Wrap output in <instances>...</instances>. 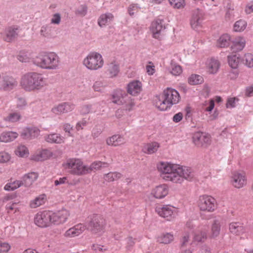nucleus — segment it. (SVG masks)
<instances>
[{"mask_svg": "<svg viewBox=\"0 0 253 253\" xmlns=\"http://www.w3.org/2000/svg\"><path fill=\"white\" fill-rule=\"evenodd\" d=\"M161 177L166 181L181 184L185 179L191 180L193 177L191 168L167 161H160L156 165Z\"/></svg>", "mask_w": 253, "mask_h": 253, "instance_id": "nucleus-1", "label": "nucleus"}, {"mask_svg": "<svg viewBox=\"0 0 253 253\" xmlns=\"http://www.w3.org/2000/svg\"><path fill=\"white\" fill-rule=\"evenodd\" d=\"M20 85L27 92L39 91L47 85V79L42 74L29 72L21 77Z\"/></svg>", "mask_w": 253, "mask_h": 253, "instance_id": "nucleus-2", "label": "nucleus"}, {"mask_svg": "<svg viewBox=\"0 0 253 253\" xmlns=\"http://www.w3.org/2000/svg\"><path fill=\"white\" fill-rule=\"evenodd\" d=\"M33 62L37 66L45 70H56L60 66V58L54 52L40 53L34 59Z\"/></svg>", "mask_w": 253, "mask_h": 253, "instance_id": "nucleus-3", "label": "nucleus"}, {"mask_svg": "<svg viewBox=\"0 0 253 253\" xmlns=\"http://www.w3.org/2000/svg\"><path fill=\"white\" fill-rule=\"evenodd\" d=\"M180 99V95L176 90L168 87L164 90L161 96H157L156 106L161 111H166L177 104Z\"/></svg>", "mask_w": 253, "mask_h": 253, "instance_id": "nucleus-4", "label": "nucleus"}, {"mask_svg": "<svg viewBox=\"0 0 253 253\" xmlns=\"http://www.w3.org/2000/svg\"><path fill=\"white\" fill-rule=\"evenodd\" d=\"M64 169L68 173L78 176L86 174V165L80 159L70 158L62 164Z\"/></svg>", "mask_w": 253, "mask_h": 253, "instance_id": "nucleus-5", "label": "nucleus"}, {"mask_svg": "<svg viewBox=\"0 0 253 253\" xmlns=\"http://www.w3.org/2000/svg\"><path fill=\"white\" fill-rule=\"evenodd\" d=\"M102 55L97 52H89L84 59L83 65L89 70L96 71L101 69L104 65Z\"/></svg>", "mask_w": 253, "mask_h": 253, "instance_id": "nucleus-6", "label": "nucleus"}, {"mask_svg": "<svg viewBox=\"0 0 253 253\" xmlns=\"http://www.w3.org/2000/svg\"><path fill=\"white\" fill-rule=\"evenodd\" d=\"M197 204L200 211L209 213L214 212L218 207L216 199L206 194L199 196Z\"/></svg>", "mask_w": 253, "mask_h": 253, "instance_id": "nucleus-7", "label": "nucleus"}, {"mask_svg": "<svg viewBox=\"0 0 253 253\" xmlns=\"http://www.w3.org/2000/svg\"><path fill=\"white\" fill-rule=\"evenodd\" d=\"M112 102L119 105H122L126 111H130L134 106V100L128 95L121 90H118L112 95Z\"/></svg>", "mask_w": 253, "mask_h": 253, "instance_id": "nucleus-8", "label": "nucleus"}, {"mask_svg": "<svg viewBox=\"0 0 253 253\" xmlns=\"http://www.w3.org/2000/svg\"><path fill=\"white\" fill-rule=\"evenodd\" d=\"M204 20V14L201 10L198 8L192 11L190 18V24L192 29L195 31L199 30L203 27Z\"/></svg>", "mask_w": 253, "mask_h": 253, "instance_id": "nucleus-9", "label": "nucleus"}, {"mask_svg": "<svg viewBox=\"0 0 253 253\" xmlns=\"http://www.w3.org/2000/svg\"><path fill=\"white\" fill-rule=\"evenodd\" d=\"M105 225L104 219L100 216L93 215L87 225L86 228L94 233H101Z\"/></svg>", "mask_w": 253, "mask_h": 253, "instance_id": "nucleus-10", "label": "nucleus"}, {"mask_svg": "<svg viewBox=\"0 0 253 253\" xmlns=\"http://www.w3.org/2000/svg\"><path fill=\"white\" fill-rule=\"evenodd\" d=\"M50 211L38 212L35 216L34 222L40 227H47L51 225Z\"/></svg>", "mask_w": 253, "mask_h": 253, "instance_id": "nucleus-11", "label": "nucleus"}, {"mask_svg": "<svg viewBox=\"0 0 253 253\" xmlns=\"http://www.w3.org/2000/svg\"><path fill=\"white\" fill-rule=\"evenodd\" d=\"M231 183L236 188L240 189L247 184V178L244 172L234 171L231 176Z\"/></svg>", "mask_w": 253, "mask_h": 253, "instance_id": "nucleus-12", "label": "nucleus"}, {"mask_svg": "<svg viewBox=\"0 0 253 253\" xmlns=\"http://www.w3.org/2000/svg\"><path fill=\"white\" fill-rule=\"evenodd\" d=\"M75 108V105L71 102H62L54 105L51 109V112L56 115H61L72 112Z\"/></svg>", "mask_w": 253, "mask_h": 253, "instance_id": "nucleus-13", "label": "nucleus"}, {"mask_svg": "<svg viewBox=\"0 0 253 253\" xmlns=\"http://www.w3.org/2000/svg\"><path fill=\"white\" fill-rule=\"evenodd\" d=\"M156 211L160 216L168 220H170L174 217L176 209L173 206L168 205L157 208Z\"/></svg>", "mask_w": 253, "mask_h": 253, "instance_id": "nucleus-14", "label": "nucleus"}, {"mask_svg": "<svg viewBox=\"0 0 253 253\" xmlns=\"http://www.w3.org/2000/svg\"><path fill=\"white\" fill-rule=\"evenodd\" d=\"M166 27L164 21L161 19H156L153 21L150 27V30L153 34V37L159 39Z\"/></svg>", "mask_w": 253, "mask_h": 253, "instance_id": "nucleus-15", "label": "nucleus"}, {"mask_svg": "<svg viewBox=\"0 0 253 253\" xmlns=\"http://www.w3.org/2000/svg\"><path fill=\"white\" fill-rule=\"evenodd\" d=\"M86 228V226L83 224H77L67 230L63 234V236L67 239L75 238L81 235Z\"/></svg>", "mask_w": 253, "mask_h": 253, "instance_id": "nucleus-16", "label": "nucleus"}, {"mask_svg": "<svg viewBox=\"0 0 253 253\" xmlns=\"http://www.w3.org/2000/svg\"><path fill=\"white\" fill-rule=\"evenodd\" d=\"M18 33L19 28L17 27L11 26L5 28L1 35L4 41L11 42L18 37Z\"/></svg>", "mask_w": 253, "mask_h": 253, "instance_id": "nucleus-17", "label": "nucleus"}, {"mask_svg": "<svg viewBox=\"0 0 253 253\" xmlns=\"http://www.w3.org/2000/svg\"><path fill=\"white\" fill-rule=\"evenodd\" d=\"M193 140L195 145L198 146L207 145L211 141L209 134L200 131L196 132L194 134Z\"/></svg>", "mask_w": 253, "mask_h": 253, "instance_id": "nucleus-18", "label": "nucleus"}, {"mask_svg": "<svg viewBox=\"0 0 253 253\" xmlns=\"http://www.w3.org/2000/svg\"><path fill=\"white\" fill-rule=\"evenodd\" d=\"M40 130L37 127H27L23 129L20 136L24 139H30L38 137Z\"/></svg>", "mask_w": 253, "mask_h": 253, "instance_id": "nucleus-19", "label": "nucleus"}, {"mask_svg": "<svg viewBox=\"0 0 253 253\" xmlns=\"http://www.w3.org/2000/svg\"><path fill=\"white\" fill-rule=\"evenodd\" d=\"M18 84L16 79L12 76L5 75L2 77L1 86L5 90H10L17 86Z\"/></svg>", "mask_w": 253, "mask_h": 253, "instance_id": "nucleus-20", "label": "nucleus"}, {"mask_svg": "<svg viewBox=\"0 0 253 253\" xmlns=\"http://www.w3.org/2000/svg\"><path fill=\"white\" fill-rule=\"evenodd\" d=\"M169 187L166 184H161L154 188L151 192L152 195L157 199H162L169 193Z\"/></svg>", "mask_w": 253, "mask_h": 253, "instance_id": "nucleus-21", "label": "nucleus"}, {"mask_svg": "<svg viewBox=\"0 0 253 253\" xmlns=\"http://www.w3.org/2000/svg\"><path fill=\"white\" fill-rule=\"evenodd\" d=\"M142 90V84L137 80H134L129 83L127 85V91L131 95L136 96Z\"/></svg>", "mask_w": 253, "mask_h": 253, "instance_id": "nucleus-22", "label": "nucleus"}, {"mask_svg": "<svg viewBox=\"0 0 253 253\" xmlns=\"http://www.w3.org/2000/svg\"><path fill=\"white\" fill-rule=\"evenodd\" d=\"M114 16L110 12H106L101 14L98 18L97 24L101 28L105 27L111 24L113 21Z\"/></svg>", "mask_w": 253, "mask_h": 253, "instance_id": "nucleus-23", "label": "nucleus"}, {"mask_svg": "<svg viewBox=\"0 0 253 253\" xmlns=\"http://www.w3.org/2000/svg\"><path fill=\"white\" fill-rule=\"evenodd\" d=\"M125 143V138L119 134L114 135L106 139V143L109 146L117 147L124 145Z\"/></svg>", "mask_w": 253, "mask_h": 253, "instance_id": "nucleus-24", "label": "nucleus"}, {"mask_svg": "<svg viewBox=\"0 0 253 253\" xmlns=\"http://www.w3.org/2000/svg\"><path fill=\"white\" fill-rule=\"evenodd\" d=\"M208 231V226L207 225L199 226L195 234L194 240L197 242H204L207 239Z\"/></svg>", "mask_w": 253, "mask_h": 253, "instance_id": "nucleus-25", "label": "nucleus"}, {"mask_svg": "<svg viewBox=\"0 0 253 253\" xmlns=\"http://www.w3.org/2000/svg\"><path fill=\"white\" fill-rule=\"evenodd\" d=\"M246 40L243 37H236L233 41L231 49L233 52H238L243 49L246 45Z\"/></svg>", "mask_w": 253, "mask_h": 253, "instance_id": "nucleus-26", "label": "nucleus"}, {"mask_svg": "<svg viewBox=\"0 0 253 253\" xmlns=\"http://www.w3.org/2000/svg\"><path fill=\"white\" fill-rule=\"evenodd\" d=\"M18 136V134L15 131H5L0 134V142L8 143L14 140Z\"/></svg>", "mask_w": 253, "mask_h": 253, "instance_id": "nucleus-27", "label": "nucleus"}, {"mask_svg": "<svg viewBox=\"0 0 253 253\" xmlns=\"http://www.w3.org/2000/svg\"><path fill=\"white\" fill-rule=\"evenodd\" d=\"M39 174L35 172H31L25 174L22 177V184L27 187L31 186L38 178Z\"/></svg>", "mask_w": 253, "mask_h": 253, "instance_id": "nucleus-28", "label": "nucleus"}, {"mask_svg": "<svg viewBox=\"0 0 253 253\" xmlns=\"http://www.w3.org/2000/svg\"><path fill=\"white\" fill-rule=\"evenodd\" d=\"M160 147V145L157 142L148 143L144 145L142 151L145 154L151 155L156 153Z\"/></svg>", "mask_w": 253, "mask_h": 253, "instance_id": "nucleus-29", "label": "nucleus"}, {"mask_svg": "<svg viewBox=\"0 0 253 253\" xmlns=\"http://www.w3.org/2000/svg\"><path fill=\"white\" fill-rule=\"evenodd\" d=\"M45 140L49 143L61 144L64 142L65 138L59 133H50L45 136Z\"/></svg>", "mask_w": 253, "mask_h": 253, "instance_id": "nucleus-30", "label": "nucleus"}, {"mask_svg": "<svg viewBox=\"0 0 253 253\" xmlns=\"http://www.w3.org/2000/svg\"><path fill=\"white\" fill-rule=\"evenodd\" d=\"M230 232L235 235H240L245 232L243 224L239 222H232L229 225Z\"/></svg>", "mask_w": 253, "mask_h": 253, "instance_id": "nucleus-31", "label": "nucleus"}, {"mask_svg": "<svg viewBox=\"0 0 253 253\" xmlns=\"http://www.w3.org/2000/svg\"><path fill=\"white\" fill-rule=\"evenodd\" d=\"M120 71L119 64L116 61H113L107 65V72L110 78L116 77Z\"/></svg>", "mask_w": 253, "mask_h": 253, "instance_id": "nucleus-32", "label": "nucleus"}, {"mask_svg": "<svg viewBox=\"0 0 253 253\" xmlns=\"http://www.w3.org/2000/svg\"><path fill=\"white\" fill-rule=\"evenodd\" d=\"M109 164L107 163L101 161H95L89 166L86 165V169L87 170L86 174L90 173L92 170H97L103 168H107Z\"/></svg>", "mask_w": 253, "mask_h": 253, "instance_id": "nucleus-33", "label": "nucleus"}, {"mask_svg": "<svg viewBox=\"0 0 253 253\" xmlns=\"http://www.w3.org/2000/svg\"><path fill=\"white\" fill-rule=\"evenodd\" d=\"M46 199V196L44 194L39 195L30 201V208L32 209H35L43 205L45 202Z\"/></svg>", "mask_w": 253, "mask_h": 253, "instance_id": "nucleus-34", "label": "nucleus"}, {"mask_svg": "<svg viewBox=\"0 0 253 253\" xmlns=\"http://www.w3.org/2000/svg\"><path fill=\"white\" fill-rule=\"evenodd\" d=\"M52 155L51 152L47 150L44 149L40 151L38 153L32 156V160L36 161H42L47 159Z\"/></svg>", "mask_w": 253, "mask_h": 253, "instance_id": "nucleus-35", "label": "nucleus"}, {"mask_svg": "<svg viewBox=\"0 0 253 253\" xmlns=\"http://www.w3.org/2000/svg\"><path fill=\"white\" fill-rule=\"evenodd\" d=\"M207 67L210 74H215L219 69V63L216 59H211L207 62Z\"/></svg>", "mask_w": 253, "mask_h": 253, "instance_id": "nucleus-36", "label": "nucleus"}, {"mask_svg": "<svg viewBox=\"0 0 253 253\" xmlns=\"http://www.w3.org/2000/svg\"><path fill=\"white\" fill-rule=\"evenodd\" d=\"M174 239L173 234L171 233H163L160 235L157 238L159 243L164 244L170 243Z\"/></svg>", "mask_w": 253, "mask_h": 253, "instance_id": "nucleus-37", "label": "nucleus"}, {"mask_svg": "<svg viewBox=\"0 0 253 253\" xmlns=\"http://www.w3.org/2000/svg\"><path fill=\"white\" fill-rule=\"evenodd\" d=\"M22 116L20 113L13 112L9 113L3 118V121L9 123H15L21 119Z\"/></svg>", "mask_w": 253, "mask_h": 253, "instance_id": "nucleus-38", "label": "nucleus"}, {"mask_svg": "<svg viewBox=\"0 0 253 253\" xmlns=\"http://www.w3.org/2000/svg\"><path fill=\"white\" fill-rule=\"evenodd\" d=\"M231 37L228 34L221 35L217 41V46L220 47H225L229 45Z\"/></svg>", "mask_w": 253, "mask_h": 253, "instance_id": "nucleus-39", "label": "nucleus"}, {"mask_svg": "<svg viewBox=\"0 0 253 253\" xmlns=\"http://www.w3.org/2000/svg\"><path fill=\"white\" fill-rule=\"evenodd\" d=\"M220 231V223L217 219L213 220L211 227V236L212 237H217Z\"/></svg>", "mask_w": 253, "mask_h": 253, "instance_id": "nucleus-40", "label": "nucleus"}, {"mask_svg": "<svg viewBox=\"0 0 253 253\" xmlns=\"http://www.w3.org/2000/svg\"><path fill=\"white\" fill-rule=\"evenodd\" d=\"M122 177V174L117 172H110L104 175V179L106 181L112 182L117 180Z\"/></svg>", "mask_w": 253, "mask_h": 253, "instance_id": "nucleus-41", "label": "nucleus"}, {"mask_svg": "<svg viewBox=\"0 0 253 253\" xmlns=\"http://www.w3.org/2000/svg\"><path fill=\"white\" fill-rule=\"evenodd\" d=\"M203 82L204 79L203 77L197 74H192L188 78V83L191 85L201 84Z\"/></svg>", "mask_w": 253, "mask_h": 253, "instance_id": "nucleus-42", "label": "nucleus"}, {"mask_svg": "<svg viewBox=\"0 0 253 253\" xmlns=\"http://www.w3.org/2000/svg\"><path fill=\"white\" fill-rule=\"evenodd\" d=\"M228 62L231 68L236 69L239 65L240 58L237 55H232L228 56Z\"/></svg>", "mask_w": 253, "mask_h": 253, "instance_id": "nucleus-43", "label": "nucleus"}, {"mask_svg": "<svg viewBox=\"0 0 253 253\" xmlns=\"http://www.w3.org/2000/svg\"><path fill=\"white\" fill-rule=\"evenodd\" d=\"M247 26V22L242 19L236 21L234 25V30L235 32H241L244 31Z\"/></svg>", "mask_w": 253, "mask_h": 253, "instance_id": "nucleus-44", "label": "nucleus"}, {"mask_svg": "<svg viewBox=\"0 0 253 253\" xmlns=\"http://www.w3.org/2000/svg\"><path fill=\"white\" fill-rule=\"evenodd\" d=\"M57 212L59 216L61 224L66 222L70 215L69 211L66 209H62L61 210L57 211Z\"/></svg>", "mask_w": 253, "mask_h": 253, "instance_id": "nucleus-45", "label": "nucleus"}, {"mask_svg": "<svg viewBox=\"0 0 253 253\" xmlns=\"http://www.w3.org/2000/svg\"><path fill=\"white\" fill-rule=\"evenodd\" d=\"M22 185V182L20 180L14 181L13 182L7 183L4 187L6 191H13L20 187Z\"/></svg>", "mask_w": 253, "mask_h": 253, "instance_id": "nucleus-46", "label": "nucleus"}, {"mask_svg": "<svg viewBox=\"0 0 253 253\" xmlns=\"http://www.w3.org/2000/svg\"><path fill=\"white\" fill-rule=\"evenodd\" d=\"M40 34L41 37L45 39L51 38L50 31L46 25L42 26L40 31Z\"/></svg>", "mask_w": 253, "mask_h": 253, "instance_id": "nucleus-47", "label": "nucleus"}, {"mask_svg": "<svg viewBox=\"0 0 253 253\" xmlns=\"http://www.w3.org/2000/svg\"><path fill=\"white\" fill-rule=\"evenodd\" d=\"M243 61L247 67L249 68L253 67V55L252 54L250 53L245 54Z\"/></svg>", "mask_w": 253, "mask_h": 253, "instance_id": "nucleus-48", "label": "nucleus"}, {"mask_svg": "<svg viewBox=\"0 0 253 253\" xmlns=\"http://www.w3.org/2000/svg\"><path fill=\"white\" fill-rule=\"evenodd\" d=\"M15 153L17 156L21 157H24L28 155L29 151L25 146L20 145L17 148Z\"/></svg>", "mask_w": 253, "mask_h": 253, "instance_id": "nucleus-49", "label": "nucleus"}, {"mask_svg": "<svg viewBox=\"0 0 253 253\" xmlns=\"http://www.w3.org/2000/svg\"><path fill=\"white\" fill-rule=\"evenodd\" d=\"M50 215L51 218V225H59L61 224V221L59 219V216L57 213V212H53L52 211H50Z\"/></svg>", "mask_w": 253, "mask_h": 253, "instance_id": "nucleus-50", "label": "nucleus"}, {"mask_svg": "<svg viewBox=\"0 0 253 253\" xmlns=\"http://www.w3.org/2000/svg\"><path fill=\"white\" fill-rule=\"evenodd\" d=\"M169 3L174 8L179 9L184 7L185 0H169Z\"/></svg>", "mask_w": 253, "mask_h": 253, "instance_id": "nucleus-51", "label": "nucleus"}, {"mask_svg": "<svg viewBox=\"0 0 253 253\" xmlns=\"http://www.w3.org/2000/svg\"><path fill=\"white\" fill-rule=\"evenodd\" d=\"M92 105L90 104H84L81 106L80 113L83 115H86L91 113L93 111Z\"/></svg>", "mask_w": 253, "mask_h": 253, "instance_id": "nucleus-52", "label": "nucleus"}, {"mask_svg": "<svg viewBox=\"0 0 253 253\" xmlns=\"http://www.w3.org/2000/svg\"><path fill=\"white\" fill-rule=\"evenodd\" d=\"M203 109L206 112H211L214 107V102L213 100H211L209 102L206 101L204 104Z\"/></svg>", "mask_w": 253, "mask_h": 253, "instance_id": "nucleus-53", "label": "nucleus"}, {"mask_svg": "<svg viewBox=\"0 0 253 253\" xmlns=\"http://www.w3.org/2000/svg\"><path fill=\"white\" fill-rule=\"evenodd\" d=\"M18 59L22 62H29L31 59L30 56L25 52H20L17 56Z\"/></svg>", "mask_w": 253, "mask_h": 253, "instance_id": "nucleus-54", "label": "nucleus"}, {"mask_svg": "<svg viewBox=\"0 0 253 253\" xmlns=\"http://www.w3.org/2000/svg\"><path fill=\"white\" fill-rule=\"evenodd\" d=\"M170 72L173 75L177 76L182 73V69L180 66L177 64H173L172 65Z\"/></svg>", "mask_w": 253, "mask_h": 253, "instance_id": "nucleus-55", "label": "nucleus"}, {"mask_svg": "<svg viewBox=\"0 0 253 253\" xmlns=\"http://www.w3.org/2000/svg\"><path fill=\"white\" fill-rule=\"evenodd\" d=\"M11 159L10 155L5 151L0 152V163H7L10 161Z\"/></svg>", "mask_w": 253, "mask_h": 253, "instance_id": "nucleus-56", "label": "nucleus"}, {"mask_svg": "<svg viewBox=\"0 0 253 253\" xmlns=\"http://www.w3.org/2000/svg\"><path fill=\"white\" fill-rule=\"evenodd\" d=\"M104 83L101 81H96L92 86V88L95 91L101 92L104 87Z\"/></svg>", "mask_w": 253, "mask_h": 253, "instance_id": "nucleus-57", "label": "nucleus"}, {"mask_svg": "<svg viewBox=\"0 0 253 253\" xmlns=\"http://www.w3.org/2000/svg\"><path fill=\"white\" fill-rule=\"evenodd\" d=\"M87 13V6L85 5H82L76 11V14L82 16L86 15Z\"/></svg>", "mask_w": 253, "mask_h": 253, "instance_id": "nucleus-58", "label": "nucleus"}, {"mask_svg": "<svg viewBox=\"0 0 253 253\" xmlns=\"http://www.w3.org/2000/svg\"><path fill=\"white\" fill-rule=\"evenodd\" d=\"M10 248L11 246L8 243L0 242V253L7 252Z\"/></svg>", "mask_w": 253, "mask_h": 253, "instance_id": "nucleus-59", "label": "nucleus"}, {"mask_svg": "<svg viewBox=\"0 0 253 253\" xmlns=\"http://www.w3.org/2000/svg\"><path fill=\"white\" fill-rule=\"evenodd\" d=\"M140 7L136 4H132L128 8V12L130 16L134 15L135 12H137Z\"/></svg>", "mask_w": 253, "mask_h": 253, "instance_id": "nucleus-60", "label": "nucleus"}, {"mask_svg": "<svg viewBox=\"0 0 253 253\" xmlns=\"http://www.w3.org/2000/svg\"><path fill=\"white\" fill-rule=\"evenodd\" d=\"M26 99L23 98H19L17 101V108L19 109H23L27 106Z\"/></svg>", "mask_w": 253, "mask_h": 253, "instance_id": "nucleus-61", "label": "nucleus"}, {"mask_svg": "<svg viewBox=\"0 0 253 253\" xmlns=\"http://www.w3.org/2000/svg\"><path fill=\"white\" fill-rule=\"evenodd\" d=\"M61 22V15L59 13H57L53 15L51 19V23L58 25Z\"/></svg>", "mask_w": 253, "mask_h": 253, "instance_id": "nucleus-62", "label": "nucleus"}, {"mask_svg": "<svg viewBox=\"0 0 253 253\" xmlns=\"http://www.w3.org/2000/svg\"><path fill=\"white\" fill-rule=\"evenodd\" d=\"M190 237V233L189 232H185L183 233L180 242L182 246H185L188 242Z\"/></svg>", "mask_w": 253, "mask_h": 253, "instance_id": "nucleus-63", "label": "nucleus"}, {"mask_svg": "<svg viewBox=\"0 0 253 253\" xmlns=\"http://www.w3.org/2000/svg\"><path fill=\"white\" fill-rule=\"evenodd\" d=\"M87 125V122L85 119H83L82 120L78 122L76 125V129L79 131L83 129V128L86 126Z\"/></svg>", "mask_w": 253, "mask_h": 253, "instance_id": "nucleus-64", "label": "nucleus"}]
</instances>
